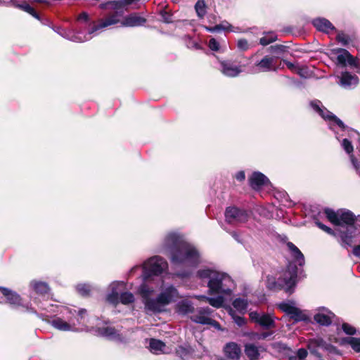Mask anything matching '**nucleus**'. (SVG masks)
<instances>
[{
    "label": "nucleus",
    "instance_id": "nucleus-21",
    "mask_svg": "<svg viewBox=\"0 0 360 360\" xmlns=\"http://www.w3.org/2000/svg\"><path fill=\"white\" fill-rule=\"evenodd\" d=\"M326 346L327 343L320 338L311 339L307 344V348L311 354L317 357H321V354L319 351V349H326Z\"/></svg>",
    "mask_w": 360,
    "mask_h": 360
},
{
    "label": "nucleus",
    "instance_id": "nucleus-34",
    "mask_svg": "<svg viewBox=\"0 0 360 360\" xmlns=\"http://www.w3.org/2000/svg\"><path fill=\"white\" fill-rule=\"evenodd\" d=\"M259 324L265 329H270L276 327L274 318L269 314H262V318L259 319Z\"/></svg>",
    "mask_w": 360,
    "mask_h": 360
},
{
    "label": "nucleus",
    "instance_id": "nucleus-39",
    "mask_svg": "<svg viewBox=\"0 0 360 360\" xmlns=\"http://www.w3.org/2000/svg\"><path fill=\"white\" fill-rule=\"evenodd\" d=\"M195 9L198 16L200 18H202L206 13L205 1L204 0H198V1L196 2V4L195 5Z\"/></svg>",
    "mask_w": 360,
    "mask_h": 360
},
{
    "label": "nucleus",
    "instance_id": "nucleus-42",
    "mask_svg": "<svg viewBox=\"0 0 360 360\" xmlns=\"http://www.w3.org/2000/svg\"><path fill=\"white\" fill-rule=\"evenodd\" d=\"M308 354L307 349L304 348L299 349L294 355L289 357L290 360H303Z\"/></svg>",
    "mask_w": 360,
    "mask_h": 360
},
{
    "label": "nucleus",
    "instance_id": "nucleus-47",
    "mask_svg": "<svg viewBox=\"0 0 360 360\" xmlns=\"http://www.w3.org/2000/svg\"><path fill=\"white\" fill-rule=\"evenodd\" d=\"M342 330L347 335H352L356 332V328L349 323H344L342 326Z\"/></svg>",
    "mask_w": 360,
    "mask_h": 360
},
{
    "label": "nucleus",
    "instance_id": "nucleus-11",
    "mask_svg": "<svg viewBox=\"0 0 360 360\" xmlns=\"http://www.w3.org/2000/svg\"><path fill=\"white\" fill-rule=\"evenodd\" d=\"M219 63V70L226 77H236L243 72L241 66L234 60L229 59L221 60Z\"/></svg>",
    "mask_w": 360,
    "mask_h": 360
},
{
    "label": "nucleus",
    "instance_id": "nucleus-20",
    "mask_svg": "<svg viewBox=\"0 0 360 360\" xmlns=\"http://www.w3.org/2000/svg\"><path fill=\"white\" fill-rule=\"evenodd\" d=\"M333 53L337 54V64L342 68L352 61L353 56L347 49L338 48L333 49Z\"/></svg>",
    "mask_w": 360,
    "mask_h": 360
},
{
    "label": "nucleus",
    "instance_id": "nucleus-52",
    "mask_svg": "<svg viewBox=\"0 0 360 360\" xmlns=\"http://www.w3.org/2000/svg\"><path fill=\"white\" fill-rule=\"evenodd\" d=\"M250 317L252 321L259 323V319L262 318V314L257 313V311H252L250 313Z\"/></svg>",
    "mask_w": 360,
    "mask_h": 360
},
{
    "label": "nucleus",
    "instance_id": "nucleus-57",
    "mask_svg": "<svg viewBox=\"0 0 360 360\" xmlns=\"http://www.w3.org/2000/svg\"><path fill=\"white\" fill-rule=\"evenodd\" d=\"M208 325L213 326L216 329L221 330V326H220L219 323L215 320L212 319H210V321Z\"/></svg>",
    "mask_w": 360,
    "mask_h": 360
},
{
    "label": "nucleus",
    "instance_id": "nucleus-10",
    "mask_svg": "<svg viewBox=\"0 0 360 360\" xmlns=\"http://www.w3.org/2000/svg\"><path fill=\"white\" fill-rule=\"evenodd\" d=\"M226 221L229 224L245 223L250 218L249 212L236 207L226 208L225 212Z\"/></svg>",
    "mask_w": 360,
    "mask_h": 360
},
{
    "label": "nucleus",
    "instance_id": "nucleus-5",
    "mask_svg": "<svg viewBox=\"0 0 360 360\" xmlns=\"http://www.w3.org/2000/svg\"><path fill=\"white\" fill-rule=\"evenodd\" d=\"M302 270L298 269L292 262H289L287 269L283 274V277L276 279L272 276H266V288L273 291H277L283 289L287 293L291 294L295 286L297 277L302 274Z\"/></svg>",
    "mask_w": 360,
    "mask_h": 360
},
{
    "label": "nucleus",
    "instance_id": "nucleus-3",
    "mask_svg": "<svg viewBox=\"0 0 360 360\" xmlns=\"http://www.w3.org/2000/svg\"><path fill=\"white\" fill-rule=\"evenodd\" d=\"M196 277L202 282H207L209 294L217 295L215 297H203L211 306L216 308L222 307L224 296L231 295L234 288V282L231 276L214 268H201L197 271Z\"/></svg>",
    "mask_w": 360,
    "mask_h": 360
},
{
    "label": "nucleus",
    "instance_id": "nucleus-48",
    "mask_svg": "<svg viewBox=\"0 0 360 360\" xmlns=\"http://www.w3.org/2000/svg\"><path fill=\"white\" fill-rule=\"evenodd\" d=\"M208 46L210 50L214 51H219L220 50L219 43L214 38H211L209 40Z\"/></svg>",
    "mask_w": 360,
    "mask_h": 360
},
{
    "label": "nucleus",
    "instance_id": "nucleus-58",
    "mask_svg": "<svg viewBox=\"0 0 360 360\" xmlns=\"http://www.w3.org/2000/svg\"><path fill=\"white\" fill-rule=\"evenodd\" d=\"M230 235L238 243H241L242 241L240 240L239 234L236 231L229 232Z\"/></svg>",
    "mask_w": 360,
    "mask_h": 360
},
{
    "label": "nucleus",
    "instance_id": "nucleus-29",
    "mask_svg": "<svg viewBox=\"0 0 360 360\" xmlns=\"http://www.w3.org/2000/svg\"><path fill=\"white\" fill-rule=\"evenodd\" d=\"M66 314H70V316L77 317V325H84L85 318L87 315V311L85 309H80L77 311L72 309H65Z\"/></svg>",
    "mask_w": 360,
    "mask_h": 360
},
{
    "label": "nucleus",
    "instance_id": "nucleus-43",
    "mask_svg": "<svg viewBox=\"0 0 360 360\" xmlns=\"http://www.w3.org/2000/svg\"><path fill=\"white\" fill-rule=\"evenodd\" d=\"M288 47L284 45L276 44L269 47V51L276 55H281L287 51Z\"/></svg>",
    "mask_w": 360,
    "mask_h": 360
},
{
    "label": "nucleus",
    "instance_id": "nucleus-7",
    "mask_svg": "<svg viewBox=\"0 0 360 360\" xmlns=\"http://www.w3.org/2000/svg\"><path fill=\"white\" fill-rule=\"evenodd\" d=\"M182 297L183 296L180 295L178 289L174 285L169 284L163 286L157 297L149 302L152 313L156 314L163 311L165 306L176 302Z\"/></svg>",
    "mask_w": 360,
    "mask_h": 360
},
{
    "label": "nucleus",
    "instance_id": "nucleus-13",
    "mask_svg": "<svg viewBox=\"0 0 360 360\" xmlns=\"http://www.w3.org/2000/svg\"><path fill=\"white\" fill-rule=\"evenodd\" d=\"M143 283L141 284L138 288V292L142 298V302L145 306V309L147 311L152 312V309L150 307V300H154L155 298H151V295L155 292V288L153 286L149 285L147 281L143 280Z\"/></svg>",
    "mask_w": 360,
    "mask_h": 360
},
{
    "label": "nucleus",
    "instance_id": "nucleus-30",
    "mask_svg": "<svg viewBox=\"0 0 360 360\" xmlns=\"http://www.w3.org/2000/svg\"><path fill=\"white\" fill-rule=\"evenodd\" d=\"M326 121L328 122L330 129L333 130L335 133H336L335 131V126L338 127L342 131H345L347 128L344 122L331 112Z\"/></svg>",
    "mask_w": 360,
    "mask_h": 360
},
{
    "label": "nucleus",
    "instance_id": "nucleus-36",
    "mask_svg": "<svg viewBox=\"0 0 360 360\" xmlns=\"http://www.w3.org/2000/svg\"><path fill=\"white\" fill-rule=\"evenodd\" d=\"M232 304L236 310L244 314L246 312L248 302L246 299L238 297L233 300Z\"/></svg>",
    "mask_w": 360,
    "mask_h": 360
},
{
    "label": "nucleus",
    "instance_id": "nucleus-17",
    "mask_svg": "<svg viewBox=\"0 0 360 360\" xmlns=\"http://www.w3.org/2000/svg\"><path fill=\"white\" fill-rule=\"evenodd\" d=\"M68 322L65 321L60 317L54 318L51 322V325L55 328L61 331H77L76 323H75L71 316H68Z\"/></svg>",
    "mask_w": 360,
    "mask_h": 360
},
{
    "label": "nucleus",
    "instance_id": "nucleus-19",
    "mask_svg": "<svg viewBox=\"0 0 360 360\" xmlns=\"http://www.w3.org/2000/svg\"><path fill=\"white\" fill-rule=\"evenodd\" d=\"M225 356L231 360H238L241 355L240 347L234 342H230L224 347Z\"/></svg>",
    "mask_w": 360,
    "mask_h": 360
},
{
    "label": "nucleus",
    "instance_id": "nucleus-38",
    "mask_svg": "<svg viewBox=\"0 0 360 360\" xmlns=\"http://www.w3.org/2000/svg\"><path fill=\"white\" fill-rule=\"evenodd\" d=\"M134 295L130 292H122L120 295V301L123 304H129L134 302Z\"/></svg>",
    "mask_w": 360,
    "mask_h": 360
},
{
    "label": "nucleus",
    "instance_id": "nucleus-16",
    "mask_svg": "<svg viewBox=\"0 0 360 360\" xmlns=\"http://www.w3.org/2000/svg\"><path fill=\"white\" fill-rule=\"evenodd\" d=\"M256 70L255 73L277 71L278 68L275 65L274 58L269 56H265L259 61L255 63Z\"/></svg>",
    "mask_w": 360,
    "mask_h": 360
},
{
    "label": "nucleus",
    "instance_id": "nucleus-4",
    "mask_svg": "<svg viewBox=\"0 0 360 360\" xmlns=\"http://www.w3.org/2000/svg\"><path fill=\"white\" fill-rule=\"evenodd\" d=\"M77 30H66L61 27H53V30L63 38L70 41L81 43L90 40L97 35L102 29L112 25L116 20L109 19L105 22L96 24L86 12L81 13L77 17Z\"/></svg>",
    "mask_w": 360,
    "mask_h": 360
},
{
    "label": "nucleus",
    "instance_id": "nucleus-53",
    "mask_svg": "<svg viewBox=\"0 0 360 360\" xmlns=\"http://www.w3.org/2000/svg\"><path fill=\"white\" fill-rule=\"evenodd\" d=\"M352 61L349 63V65L357 69H360V59L352 56Z\"/></svg>",
    "mask_w": 360,
    "mask_h": 360
},
{
    "label": "nucleus",
    "instance_id": "nucleus-15",
    "mask_svg": "<svg viewBox=\"0 0 360 360\" xmlns=\"http://www.w3.org/2000/svg\"><path fill=\"white\" fill-rule=\"evenodd\" d=\"M335 316V314L327 308L321 307L314 316V319L321 326H328L332 323Z\"/></svg>",
    "mask_w": 360,
    "mask_h": 360
},
{
    "label": "nucleus",
    "instance_id": "nucleus-59",
    "mask_svg": "<svg viewBox=\"0 0 360 360\" xmlns=\"http://www.w3.org/2000/svg\"><path fill=\"white\" fill-rule=\"evenodd\" d=\"M352 253L356 257H360V245L354 247Z\"/></svg>",
    "mask_w": 360,
    "mask_h": 360
},
{
    "label": "nucleus",
    "instance_id": "nucleus-46",
    "mask_svg": "<svg viewBox=\"0 0 360 360\" xmlns=\"http://www.w3.org/2000/svg\"><path fill=\"white\" fill-rule=\"evenodd\" d=\"M341 145L347 153L350 154L353 152V146L347 139H344Z\"/></svg>",
    "mask_w": 360,
    "mask_h": 360
},
{
    "label": "nucleus",
    "instance_id": "nucleus-1",
    "mask_svg": "<svg viewBox=\"0 0 360 360\" xmlns=\"http://www.w3.org/2000/svg\"><path fill=\"white\" fill-rule=\"evenodd\" d=\"M163 247L169 252L170 261L175 268H185L177 271L175 275L181 278L190 277L191 269L200 262V255L197 248L176 233H169L166 236Z\"/></svg>",
    "mask_w": 360,
    "mask_h": 360
},
{
    "label": "nucleus",
    "instance_id": "nucleus-26",
    "mask_svg": "<svg viewBox=\"0 0 360 360\" xmlns=\"http://www.w3.org/2000/svg\"><path fill=\"white\" fill-rule=\"evenodd\" d=\"M0 291L6 297L7 302L13 307L21 304V298L18 294L8 288L1 287Z\"/></svg>",
    "mask_w": 360,
    "mask_h": 360
},
{
    "label": "nucleus",
    "instance_id": "nucleus-28",
    "mask_svg": "<svg viewBox=\"0 0 360 360\" xmlns=\"http://www.w3.org/2000/svg\"><path fill=\"white\" fill-rule=\"evenodd\" d=\"M309 105L311 108L324 120L328 117L330 112L323 105L322 103L319 100L314 99L310 101Z\"/></svg>",
    "mask_w": 360,
    "mask_h": 360
},
{
    "label": "nucleus",
    "instance_id": "nucleus-35",
    "mask_svg": "<svg viewBox=\"0 0 360 360\" xmlns=\"http://www.w3.org/2000/svg\"><path fill=\"white\" fill-rule=\"evenodd\" d=\"M165 347L166 345L162 341L155 338L150 339L149 349L153 353L158 354L162 352Z\"/></svg>",
    "mask_w": 360,
    "mask_h": 360
},
{
    "label": "nucleus",
    "instance_id": "nucleus-41",
    "mask_svg": "<svg viewBox=\"0 0 360 360\" xmlns=\"http://www.w3.org/2000/svg\"><path fill=\"white\" fill-rule=\"evenodd\" d=\"M226 25L220 24V25H217L213 27H205V29L208 32H212V33L218 32H220L221 30H230L229 28L231 27V25H229L228 22H226ZM231 31H232V30H231Z\"/></svg>",
    "mask_w": 360,
    "mask_h": 360
},
{
    "label": "nucleus",
    "instance_id": "nucleus-45",
    "mask_svg": "<svg viewBox=\"0 0 360 360\" xmlns=\"http://www.w3.org/2000/svg\"><path fill=\"white\" fill-rule=\"evenodd\" d=\"M77 290L83 296L87 295L90 292V286L86 284H78Z\"/></svg>",
    "mask_w": 360,
    "mask_h": 360
},
{
    "label": "nucleus",
    "instance_id": "nucleus-60",
    "mask_svg": "<svg viewBox=\"0 0 360 360\" xmlns=\"http://www.w3.org/2000/svg\"><path fill=\"white\" fill-rule=\"evenodd\" d=\"M283 61L285 63L288 68H289L290 70H293L295 68V65L292 63L287 61V60H283Z\"/></svg>",
    "mask_w": 360,
    "mask_h": 360
},
{
    "label": "nucleus",
    "instance_id": "nucleus-2",
    "mask_svg": "<svg viewBox=\"0 0 360 360\" xmlns=\"http://www.w3.org/2000/svg\"><path fill=\"white\" fill-rule=\"evenodd\" d=\"M325 214L327 219L336 227L335 230L328 227L318 220L316 226L327 233L340 238L339 243L344 248L351 247L353 239L357 236V228H360V215L356 217L354 213L346 209L337 211L326 208Z\"/></svg>",
    "mask_w": 360,
    "mask_h": 360
},
{
    "label": "nucleus",
    "instance_id": "nucleus-24",
    "mask_svg": "<svg viewBox=\"0 0 360 360\" xmlns=\"http://www.w3.org/2000/svg\"><path fill=\"white\" fill-rule=\"evenodd\" d=\"M11 3L15 8H18L25 12L28 13L32 16H33L34 18L37 19L38 20L41 21L42 24L46 25L48 22V20H46V22L44 21L43 19L40 17L39 14L36 12V11L30 6L27 3L24 2L22 4L18 3L15 0H11Z\"/></svg>",
    "mask_w": 360,
    "mask_h": 360
},
{
    "label": "nucleus",
    "instance_id": "nucleus-50",
    "mask_svg": "<svg viewBox=\"0 0 360 360\" xmlns=\"http://www.w3.org/2000/svg\"><path fill=\"white\" fill-rule=\"evenodd\" d=\"M337 40L340 42L343 46H346L349 44V37L344 33H339L337 35Z\"/></svg>",
    "mask_w": 360,
    "mask_h": 360
},
{
    "label": "nucleus",
    "instance_id": "nucleus-44",
    "mask_svg": "<svg viewBox=\"0 0 360 360\" xmlns=\"http://www.w3.org/2000/svg\"><path fill=\"white\" fill-rule=\"evenodd\" d=\"M160 13L162 18L161 20L165 23L169 24L173 22L172 14H171L170 13L167 12L165 10H162Z\"/></svg>",
    "mask_w": 360,
    "mask_h": 360
},
{
    "label": "nucleus",
    "instance_id": "nucleus-56",
    "mask_svg": "<svg viewBox=\"0 0 360 360\" xmlns=\"http://www.w3.org/2000/svg\"><path fill=\"white\" fill-rule=\"evenodd\" d=\"M272 334H273V332L262 333L258 335V339L264 340V339L267 338L268 337L271 336Z\"/></svg>",
    "mask_w": 360,
    "mask_h": 360
},
{
    "label": "nucleus",
    "instance_id": "nucleus-40",
    "mask_svg": "<svg viewBox=\"0 0 360 360\" xmlns=\"http://www.w3.org/2000/svg\"><path fill=\"white\" fill-rule=\"evenodd\" d=\"M276 39L277 35L274 32H269L260 39L259 43L263 46H266L275 41Z\"/></svg>",
    "mask_w": 360,
    "mask_h": 360
},
{
    "label": "nucleus",
    "instance_id": "nucleus-31",
    "mask_svg": "<svg viewBox=\"0 0 360 360\" xmlns=\"http://www.w3.org/2000/svg\"><path fill=\"white\" fill-rule=\"evenodd\" d=\"M120 285H124V283L123 282H122V283L113 282L110 285L112 291L110 293H109L107 295V298H106L107 301L114 305H116L117 304H118V302L120 301V295H119V293L117 290L118 286Z\"/></svg>",
    "mask_w": 360,
    "mask_h": 360
},
{
    "label": "nucleus",
    "instance_id": "nucleus-25",
    "mask_svg": "<svg viewBox=\"0 0 360 360\" xmlns=\"http://www.w3.org/2000/svg\"><path fill=\"white\" fill-rule=\"evenodd\" d=\"M30 287L39 296L48 297L49 295L50 288L46 282L32 281Z\"/></svg>",
    "mask_w": 360,
    "mask_h": 360
},
{
    "label": "nucleus",
    "instance_id": "nucleus-49",
    "mask_svg": "<svg viewBox=\"0 0 360 360\" xmlns=\"http://www.w3.org/2000/svg\"><path fill=\"white\" fill-rule=\"evenodd\" d=\"M231 316L234 321V323L240 327L244 326L246 323L245 319L242 316H237L234 314V313H231Z\"/></svg>",
    "mask_w": 360,
    "mask_h": 360
},
{
    "label": "nucleus",
    "instance_id": "nucleus-27",
    "mask_svg": "<svg viewBox=\"0 0 360 360\" xmlns=\"http://www.w3.org/2000/svg\"><path fill=\"white\" fill-rule=\"evenodd\" d=\"M146 20L136 14H131L126 17L122 22V26L126 27H137L143 25Z\"/></svg>",
    "mask_w": 360,
    "mask_h": 360
},
{
    "label": "nucleus",
    "instance_id": "nucleus-55",
    "mask_svg": "<svg viewBox=\"0 0 360 360\" xmlns=\"http://www.w3.org/2000/svg\"><path fill=\"white\" fill-rule=\"evenodd\" d=\"M235 177L238 181H242L245 178V172L243 171H239L236 174Z\"/></svg>",
    "mask_w": 360,
    "mask_h": 360
},
{
    "label": "nucleus",
    "instance_id": "nucleus-6",
    "mask_svg": "<svg viewBox=\"0 0 360 360\" xmlns=\"http://www.w3.org/2000/svg\"><path fill=\"white\" fill-rule=\"evenodd\" d=\"M108 323L109 321H104L103 326H96L94 328L93 331L95 335L118 343L126 344L130 341L131 335L134 333L133 328L122 330V329L109 326Z\"/></svg>",
    "mask_w": 360,
    "mask_h": 360
},
{
    "label": "nucleus",
    "instance_id": "nucleus-9",
    "mask_svg": "<svg viewBox=\"0 0 360 360\" xmlns=\"http://www.w3.org/2000/svg\"><path fill=\"white\" fill-rule=\"evenodd\" d=\"M278 307L295 323L309 320V317L300 308L296 307L293 301L283 302L279 304Z\"/></svg>",
    "mask_w": 360,
    "mask_h": 360
},
{
    "label": "nucleus",
    "instance_id": "nucleus-33",
    "mask_svg": "<svg viewBox=\"0 0 360 360\" xmlns=\"http://www.w3.org/2000/svg\"><path fill=\"white\" fill-rule=\"evenodd\" d=\"M245 353L250 360H257L260 356L258 347L252 343L245 345Z\"/></svg>",
    "mask_w": 360,
    "mask_h": 360
},
{
    "label": "nucleus",
    "instance_id": "nucleus-63",
    "mask_svg": "<svg viewBox=\"0 0 360 360\" xmlns=\"http://www.w3.org/2000/svg\"><path fill=\"white\" fill-rule=\"evenodd\" d=\"M359 146H360V137L359 138Z\"/></svg>",
    "mask_w": 360,
    "mask_h": 360
},
{
    "label": "nucleus",
    "instance_id": "nucleus-14",
    "mask_svg": "<svg viewBox=\"0 0 360 360\" xmlns=\"http://www.w3.org/2000/svg\"><path fill=\"white\" fill-rule=\"evenodd\" d=\"M338 78L339 79L338 82V84L346 89H353L359 83L358 77L347 71L342 72L341 75L338 76Z\"/></svg>",
    "mask_w": 360,
    "mask_h": 360
},
{
    "label": "nucleus",
    "instance_id": "nucleus-37",
    "mask_svg": "<svg viewBox=\"0 0 360 360\" xmlns=\"http://www.w3.org/2000/svg\"><path fill=\"white\" fill-rule=\"evenodd\" d=\"M343 341L349 345L356 352H360V338L348 337L344 338Z\"/></svg>",
    "mask_w": 360,
    "mask_h": 360
},
{
    "label": "nucleus",
    "instance_id": "nucleus-22",
    "mask_svg": "<svg viewBox=\"0 0 360 360\" xmlns=\"http://www.w3.org/2000/svg\"><path fill=\"white\" fill-rule=\"evenodd\" d=\"M287 247L294 259V261L292 262L294 263L296 266V263H297L300 267H302L304 265L305 261L304 255L302 253L300 249L292 242L287 243Z\"/></svg>",
    "mask_w": 360,
    "mask_h": 360
},
{
    "label": "nucleus",
    "instance_id": "nucleus-8",
    "mask_svg": "<svg viewBox=\"0 0 360 360\" xmlns=\"http://www.w3.org/2000/svg\"><path fill=\"white\" fill-rule=\"evenodd\" d=\"M142 269V278L144 281H148L153 276H158L165 271L168 268L167 262L160 256H153L147 259L143 265L134 266L130 270V274Z\"/></svg>",
    "mask_w": 360,
    "mask_h": 360
},
{
    "label": "nucleus",
    "instance_id": "nucleus-62",
    "mask_svg": "<svg viewBox=\"0 0 360 360\" xmlns=\"http://www.w3.org/2000/svg\"><path fill=\"white\" fill-rule=\"evenodd\" d=\"M355 132L358 134V136H360V134H359V133H358V132H356V131H355Z\"/></svg>",
    "mask_w": 360,
    "mask_h": 360
},
{
    "label": "nucleus",
    "instance_id": "nucleus-61",
    "mask_svg": "<svg viewBox=\"0 0 360 360\" xmlns=\"http://www.w3.org/2000/svg\"><path fill=\"white\" fill-rule=\"evenodd\" d=\"M195 48H196L197 49H200V46H199V45H198L197 44H195Z\"/></svg>",
    "mask_w": 360,
    "mask_h": 360
},
{
    "label": "nucleus",
    "instance_id": "nucleus-12",
    "mask_svg": "<svg viewBox=\"0 0 360 360\" xmlns=\"http://www.w3.org/2000/svg\"><path fill=\"white\" fill-rule=\"evenodd\" d=\"M212 313V310L208 307H198L194 309L190 319L194 323L207 325L210 321Z\"/></svg>",
    "mask_w": 360,
    "mask_h": 360
},
{
    "label": "nucleus",
    "instance_id": "nucleus-51",
    "mask_svg": "<svg viewBox=\"0 0 360 360\" xmlns=\"http://www.w3.org/2000/svg\"><path fill=\"white\" fill-rule=\"evenodd\" d=\"M238 48L242 51H245L249 49V44L246 39H241L238 41L237 43Z\"/></svg>",
    "mask_w": 360,
    "mask_h": 360
},
{
    "label": "nucleus",
    "instance_id": "nucleus-32",
    "mask_svg": "<svg viewBox=\"0 0 360 360\" xmlns=\"http://www.w3.org/2000/svg\"><path fill=\"white\" fill-rule=\"evenodd\" d=\"M176 309L178 313L185 315L189 313L192 314L195 309L191 301L183 300L177 303Z\"/></svg>",
    "mask_w": 360,
    "mask_h": 360
},
{
    "label": "nucleus",
    "instance_id": "nucleus-54",
    "mask_svg": "<svg viewBox=\"0 0 360 360\" xmlns=\"http://www.w3.org/2000/svg\"><path fill=\"white\" fill-rule=\"evenodd\" d=\"M351 161L356 171L360 173V162L353 155L351 156Z\"/></svg>",
    "mask_w": 360,
    "mask_h": 360
},
{
    "label": "nucleus",
    "instance_id": "nucleus-18",
    "mask_svg": "<svg viewBox=\"0 0 360 360\" xmlns=\"http://www.w3.org/2000/svg\"><path fill=\"white\" fill-rule=\"evenodd\" d=\"M250 185L254 190H259L270 184L269 179L259 172H255L249 179Z\"/></svg>",
    "mask_w": 360,
    "mask_h": 360
},
{
    "label": "nucleus",
    "instance_id": "nucleus-23",
    "mask_svg": "<svg viewBox=\"0 0 360 360\" xmlns=\"http://www.w3.org/2000/svg\"><path fill=\"white\" fill-rule=\"evenodd\" d=\"M312 25L316 28L317 30L326 33L335 30L333 24L326 18H317L312 20Z\"/></svg>",
    "mask_w": 360,
    "mask_h": 360
}]
</instances>
